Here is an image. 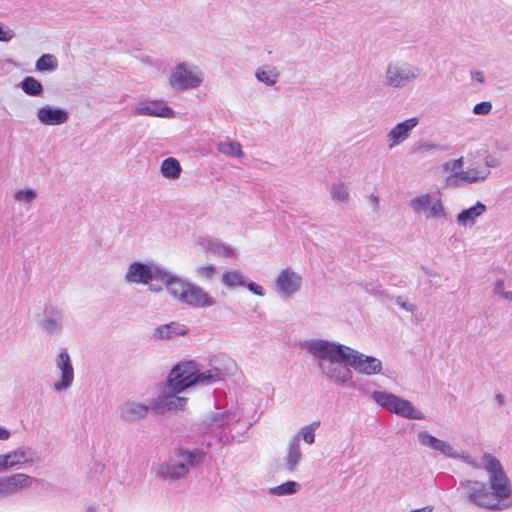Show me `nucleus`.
I'll use <instances>...</instances> for the list:
<instances>
[{
  "label": "nucleus",
  "instance_id": "1a4fd4ad",
  "mask_svg": "<svg viewBox=\"0 0 512 512\" xmlns=\"http://www.w3.org/2000/svg\"><path fill=\"white\" fill-rule=\"evenodd\" d=\"M421 73V68L416 65L406 62L391 61L385 68V84L390 88L401 89L417 81Z\"/></svg>",
  "mask_w": 512,
  "mask_h": 512
},
{
  "label": "nucleus",
  "instance_id": "473e14b6",
  "mask_svg": "<svg viewBox=\"0 0 512 512\" xmlns=\"http://www.w3.org/2000/svg\"><path fill=\"white\" fill-rule=\"evenodd\" d=\"M493 295L503 302L512 303V285L503 278H498L493 282Z\"/></svg>",
  "mask_w": 512,
  "mask_h": 512
},
{
  "label": "nucleus",
  "instance_id": "3c124183",
  "mask_svg": "<svg viewBox=\"0 0 512 512\" xmlns=\"http://www.w3.org/2000/svg\"><path fill=\"white\" fill-rule=\"evenodd\" d=\"M483 165H485L488 169L490 167H494L495 166L494 159L492 157H486L485 158V163H483Z\"/></svg>",
  "mask_w": 512,
  "mask_h": 512
},
{
  "label": "nucleus",
  "instance_id": "4468645a",
  "mask_svg": "<svg viewBox=\"0 0 512 512\" xmlns=\"http://www.w3.org/2000/svg\"><path fill=\"white\" fill-rule=\"evenodd\" d=\"M221 283L228 290L246 287L250 293L259 298L266 296V289L264 286L254 281H248L247 277L239 269H225L221 274Z\"/></svg>",
  "mask_w": 512,
  "mask_h": 512
},
{
  "label": "nucleus",
  "instance_id": "cd10ccee",
  "mask_svg": "<svg viewBox=\"0 0 512 512\" xmlns=\"http://www.w3.org/2000/svg\"><path fill=\"white\" fill-rule=\"evenodd\" d=\"M302 459V453L299 444V437H293L289 442V446L285 456L283 457V465L288 471L296 469Z\"/></svg>",
  "mask_w": 512,
  "mask_h": 512
},
{
  "label": "nucleus",
  "instance_id": "6ab92c4d",
  "mask_svg": "<svg viewBox=\"0 0 512 512\" xmlns=\"http://www.w3.org/2000/svg\"><path fill=\"white\" fill-rule=\"evenodd\" d=\"M33 478L24 473H16L0 478V497L8 496L31 487Z\"/></svg>",
  "mask_w": 512,
  "mask_h": 512
},
{
  "label": "nucleus",
  "instance_id": "2eb2a0df",
  "mask_svg": "<svg viewBox=\"0 0 512 512\" xmlns=\"http://www.w3.org/2000/svg\"><path fill=\"white\" fill-rule=\"evenodd\" d=\"M195 363L192 361L180 362L168 374L166 382L172 390L185 391L195 386Z\"/></svg>",
  "mask_w": 512,
  "mask_h": 512
},
{
  "label": "nucleus",
  "instance_id": "9b49d317",
  "mask_svg": "<svg viewBox=\"0 0 512 512\" xmlns=\"http://www.w3.org/2000/svg\"><path fill=\"white\" fill-rule=\"evenodd\" d=\"M195 458L196 455L194 453L179 450L174 456L159 463L155 467V473L158 477L163 479H179L186 475L188 465L193 464Z\"/></svg>",
  "mask_w": 512,
  "mask_h": 512
},
{
  "label": "nucleus",
  "instance_id": "393cba45",
  "mask_svg": "<svg viewBox=\"0 0 512 512\" xmlns=\"http://www.w3.org/2000/svg\"><path fill=\"white\" fill-rule=\"evenodd\" d=\"M40 328L49 336L60 334L64 328V320L60 313L50 311L39 323Z\"/></svg>",
  "mask_w": 512,
  "mask_h": 512
},
{
  "label": "nucleus",
  "instance_id": "8fccbe9b",
  "mask_svg": "<svg viewBox=\"0 0 512 512\" xmlns=\"http://www.w3.org/2000/svg\"><path fill=\"white\" fill-rule=\"evenodd\" d=\"M1 470H9L5 454H0V471Z\"/></svg>",
  "mask_w": 512,
  "mask_h": 512
},
{
  "label": "nucleus",
  "instance_id": "f257e3e1",
  "mask_svg": "<svg viewBox=\"0 0 512 512\" xmlns=\"http://www.w3.org/2000/svg\"><path fill=\"white\" fill-rule=\"evenodd\" d=\"M417 440L420 445L433 449L445 457L461 460L487 473V482L468 480L463 483L471 503L489 510H500L512 506L511 481L502 463L494 455L484 453L477 461L467 451L459 449L427 431L418 432Z\"/></svg>",
  "mask_w": 512,
  "mask_h": 512
},
{
  "label": "nucleus",
  "instance_id": "b1692460",
  "mask_svg": "<svg viewBox=\"0 0 512 512\" xmlns=\"http://www.w3.org/2000/svg\"><path fill=\"white\" fill-rule=\"evenodd\" d=\"M254 77L265 86L273 87L279 81L280 70L273 64L265 63L255 69Z\"/></svg>",
  "mask_w": 512,
  "mask_h": 512
},
{
  "label": "nucleus",
  "instance_id": "c03bdc74",
  "mask_svg": "<svg viewBox=\"0 0 512 512\" xmlns=\"http://www.w3.org/2000/svg\"><path fill=\"white\" fill-rule=\"evenodd\" d=\"M494 147L499 152H507L510 150L509 143L504 140H496L494 143Z\"/></svg>",
  "mask_w": 512,
  "mask_h": 512
},
{
  "label": "nucleus",
  "instance_id": "39448f33",
  "mask_svg": "<svg viewBox=\"0 0 512 512\" xmlns=\"http://www.w3.org/2000/svg\"><path fill=\"white\" fill-rule=\"evenodd\" d=\"M205 82L202 68L189 60L176 62L167 74L168 86L176 92L198 89Z\"/></svg>",
  "mask_w": 512,
  "mask_h": 512
},
{
  "label": "nucleus",
  "instance_id": "a878e982",
  "mask_svg": "<svg viewBox=\"0 0 512 512\" xmlns=\"http://www.w3.org/2000/svg\"><path fill=\"white\" fill-rule=\"evenodd\" d=\"M159 172L165 180L176 182L181 178L183 169L178 159L168 157L160 163Z\"/></svg>",
  "mask_w": 512,
  "mask_h": 512
},
{
  "label": "nucleus",
  "instance_id": "a19ab883",
  "mask_svg": "<svg viewBox=\"0 0 512 512\" xmlns=\"http://www.w3.org/2000/svg\"><path fill=\"white\" fill-rule=\"evenodd\" d=\"M491 110L492 103L490 101H483L474 105L472 112L475 115L486 116L491 112Z\"/></svg>",
  "mask_w": 512,
  "mask_h": 512
},
{
  "label": "nucleus",
  "instance_id": "f704fd0d",
  "mask_svg": "<svg viewBox=\"0 0 512 512\" xmlns=\"http://www.w3.org/2000/svg\"><path fill=\"white\" fill-rule=\"evenodd\" d=\"M330 196L336 203L346 204L351 198L350 189L343 182L333 183L330 187Z\"/></svg>",
  "mask_w": 512,
  "mask_h": 512
},
{
  "label": "nucleus",
  "instance_id": "5701e85b",
  "mask_svg": "<svg viewBox=\"0 0 512 512\" xmlns=\"http://www.w3.org/2000/svg\"><path fill=\"white\" fill-rule=\"evenodd\" d=\"M486 211V205L477 201L473 206L463 209L458 213L456 216V222L462 228H472L476 225L478 219L486 213Z\"/></svg>",
  "mask_w": 512,
  "mask_h": 512
},
{
  "label": "nucleus",
  "instance_id": "423d86ee",
  "mask_svg": "<svg viewBox=\"0 0 512 512\" xmlns=\"http://www.w3.org/2000/svg\"><path fill=\"white\" fill-rule=\"evenodd\" d=\"M408 205L413 213L426 219H444L448 215L444 192L439 187L417 193Z\"/></svg>",
  "mask_w": 512,
  "mask_h": 512
},
{
  "label": "nucleus",
  "instance_id": "20e7f679",
  "mask_svg": "<svg viewBox=\"0 0 512 512\" xmlns=\"http://www.w3.org/2000/svg\"><path fill=\"white\" fill-rule=\"evenodd\" d=\"M442 170L447 173V182L451 184H478L491 174L490 169L474 154L446 161L442 164Z\"/></svg>",
  "mask_w": 512,
  "mask_h": 512
},
{
  "label": "nucleus",
  "instance_id": "de8ad7c7",
  "mask_svg": "<svg viewBox=\"0 0 512 512\" xmlns=\"http://www.w3.org/2000/svg\"><path fill=\"white\" fill-rule=\"evenodd\" d=\"M494 402L498 405V406H504L506 404V397L502 394V393H497L495 396H494Z\"/></svg>",
  "mask_w": 512,
  "mask_h": 512
},
{
  "label": "nucleus",
  "instance_id": "aec40b11",
  "mask_svg": "<svg viewBox=\"0 0 512 512\" xmlns=\"http://www.w3.org/2000/svg\"><path fill=\"white\" fill-rule=\"evenodd\" d=\"M9 470L23 465H33L37 460L36 451L29 446H19L5 453Z\"/></svg>",
  "mask_w": 512,
  "mask_h": 512
},
{
  "label": "nucleus",
  "instance_id": "0eeeda50",
  "mask_svg": "<svg viewBox=\"0 0 512 512\" xmlns=\"http://www.w3.org/2000/svg\"><path fill=\"white\" fill-rule=\"evenodd\" d=\"M372 399L380 407L399 417L409 420H424L425 414L411 401L386 391H374Z\"/></svg>",
  "mask_w": 512,
  "mask_h": 512
},
{
  "label": "nucleus",
  "instance_id": "7ed1b4c3",
  "mask_svg": "<svg viewBox=\"0 0 512 512\" xmlns=\"http://www.w3.org/2000/svg\"><path fill=\"white\" fill-rule=\"evenodd\" d=\"M301 347L319 361L322 374L337 384L347 383L352 379L351 367L343 354H349L347 345L332 342L326 339H307Z\"/></svg>",
  "mask_w": 512,
  "mask_h": 512
},
{
  "label": "nucleus",
  "instance_id": "a211bd4d",
  "mask_svg": "<svg viewBox=\"0 0 512 512\" xmlns=\"http://www.w3.org/2000/svg\"><path fill=\"white\" fill-rule=\"evenodd\" d=\"M37 121L44 126H60L68 121L69 114L64 108L45 104L36 111Z\"/></svg>",
  "mask_w": 512,
  "mask_h": 512
},
{
  "label": "nucleus",
  "instance_id": "c756f323",
  "mask_svg": "<svg viewBox=\"0 0 512 512\" xmlns=\"http://www.w3.org/2000/svg\"><path fill=\"white\" fill-rule=\"evenodd\" d=\"M38 198V191L30 185L18 187L13 192V200L22 207L29 208Z\"/></svg>",
  "mask_w": 512,
  "mask_h": 512
},
{
  "label": "nucleus",
  "instance_id": "c9c22d12",
  "mask_svg": "<svg viewBox=\"0 0 512 512\" xmlns=\"http://www.w3.org/2000/svg\"><path fill=\"white\" fill-rule=\"evenodd\" d=\"M301 485L296 481H287L280 485L270 487L268 493L272 496H290L299 492Z\"/></svg>",
  "mask_w": 512,
  "mask_h": 512
},
{
  "label": "nucleus",
  "instance_id": "f03ea898",
  "mask_svg": "<svg viewBox=\"0 0 512 512\" xmlns=\"http://www.w3.org/2000/svg\"><path fill=\"white\" fill-rule=\"evenodd\" d=\"M123 280L129 286H148L152 293H160L165 287L171 298L195 308H207L215 304L214 297L204 288L150 261L129 262Z\"/></svg>",
  "mask_w": 512,
  "mask_h": 512
},
{
  "label": "nucleus",
  "instance_id": "6e6552de",
  "mask_svg": "<svg viewBox=\"0 0 512 512\" xmlns=\"http://www.w3.org/2000/svg\"><path fill=\"white\" fill-rule=\"evenodd\" d=\"M304 277L300 270L285 266L278 270L273 279L275 293L282 299H292L304 288Z\"/></svg>",
  "mask_w": 512,
  "mask_h": 512
},
{
  "label": "nucleus",
  "instance_id": "603ef678",
  "mask_svg": "<svg viewBox=\"0 0 512 512\" xmlns=\"http://www.w3.org/2000/svg\"><path fill=\"white\" fill-rule=\"evenodd\" d=\"M434 273L432 271H428L427 275H433Z\"/></svg>",
  "mask_w": 512,
  "mask_h": 512
},
{
  "label": "nucleus",
  "instance_id": "72a5a7b5",
  "mask_svg": "<svg viewBox=\"0 0 512 512\" xmlns=\"http://www.w3.org/2000/svg\"><path fill=\"white\" fill-rule=\"evenodd\" d=\"M217 150L221 154L227 156V157H236V158H242L244 156V152L242 150V146L237 141L232 140H224L220 141L217 144Z\"/></svg>",
  "mask_w": 512,
  "mask_h": 512
},
{
  "label": "nucleus",
  "instance_id": "79ce46f5",
  "mask_svg": "<svg viewBox=\"0 0 512 512\" xmlns=\"http://www.w3.org/2000/svg\"><path fill=\"white\" fill-rule=\"evenodd\" d=\"M14 31L0 23V41L8 42L14 37Z\"/></svg>",
  "mask_w": 512,
  "mask_h": 512
},
{
  "label": "nucleus",
  "instance_id": "7c9ffc66",
  "mask_svg": "<svg viewBox=\"0 0 512 512\" xmlns=\"http://www.w3.org/2000/svg\"><path fill=\"white\" fill-rule=\"evenodd\" d=\"M193 273L200 281L212 282L218 273V269L213 262L201 260L194 264Z\"/></svg>",
  "mask_w": 512,
  "mask_h": 512
},
{
  "label": "nucleus",
  "instance_id": "ea45409f",
  "mask_svg": "<svg viewBox=\"0 0 512 512\" xmlns=\"http://www.w3.org/2000/svg\"><path fill=\"white\" fill-rule=\"evenodd\" d=\"M395 303L398 307H400L402 310L408 313L414 314L417 311L416 304L403 296H398L395 299Z\"/></svg>",
  "mask_w": 512,
  "mask_h": 512
},
{
  "label": "nucleus",
  "instance_id": "412c9836",
  "mask_svg": "<svg viewBox=\"0 0 512 512\" xmlns=\"http://www.w3.org/2000/svg\"><path fill=\"white\" fill-rule=\"evenodd\" d=\"M188 332L189 329L185 324L172 321L155 327L152 330L151 336L154 340H171L185 336Z\"/></svg>",
  "mask_w": 512,
  "mask_h": 512
},
{
  "label": "nucleus",
  "instance_id": "37998d69",
  "mask_svg": "<svg viewBox=\"0 0 512 512\" xmlns=\"http://www.w3.org/2000/svg\"><path fill=\"white\" fill-rule=\"evenodd\" d=\"M12 437V432L6 426L0 423V441L6 442Z\"/></svg>",
  "mask_w": 512,
  "mask_h": 512
},
{
  "label": "nucleus",
  "instance_id": "4be33fe9",
  "mask_svg": "<svg viewBox=\"0 0 512 512\" xmlns=\"http://www.w3.org/2000/svg\"><path fill=\"white\" fill-rule=\"evenodd\" d=\"M151 409V402L145 403L140 400H129L119 408L120 416L127 421H137L145 418Z\"/></svg>",
  "mask_w": 512,
  "mask_h": 512
},
{
  "label": "nucleus",
  "instance_id": "bb28decb",
  "mask_svg": "<svg viewBox=\"0 0 512 512\" xmlns=\"http://www.w3.org/2000/svg\"><path fill=\"white\" fill-rule=\"evenodd\" d=\"M241 411L238 408H230L225 411H217L210 415L209 421L221 427H231L241 419Z\"/></svg>",
  "mask_w": 512,
  "mask_h": 512
},
{
  "label": "nucleus",
  "instance_id": "a18cd8bd",
  "mask_svg": "<svg viewBox=\"0 0 512 512\" xmlns=\"http://www.w3.org/2000/svg\"><path fill=\"white\" fill-rule=\"evenodd\" d=\"M367 201L374 211H379L380 200L377 195L371 194L368 196Z\"/></svg>",
  "mask_w": 512,
  "mask_h": 512
},
{
  "label": "nucleus",
  "instance_id": "dca6fc26",
  "mask_svg": "<svg viewBox=\"0 0 512 512\" xmlns=\"http://www.w3.org/2000/svg\"><path fill=\"white\" fill-rule=\"evenodd\" d=\"M419 124L420 118L417 116H413L396 123L386 134L387 147L390 150H393L402 145L411 137L413 131Z\"/></svg>",
  "mask_w": 512,
  "mask_h": 512
},
{
  "label": "nucleus",
  "instance_id": "9d476101",
  "mask_svg": "<svg viewBox=\"0 0 512 512\" xmlns=\"http://www.w3.org/2000/svg\"><path fill=\"white\" fill-rule=\"evenodd\" d=\"M54 376L51 385L55 393H62L69 390L75 380V370L67 350L56 354L54 360Z\"/></svg>",
  "mask_w": 512,
  "mask_h": 512
},
{
  "label": "nucleus",
  "instance_id": "2f4dec72",
  "mask_svg": "<svg viewBox=\"0 0 512 512\" xmlns=\"http://www.w3.org/2000/svg\"><path fill=\"white\" fill-rule=\"evenodd\" d=\"M195 385H212L224 379V374L217 368L200 371L195 365Z\"/></svg>",
  "mask_w": 512,
  "mask_h": 512
},
{
  "label": "nucleus",
  "instance_id": "58836bf2",
  "mask_svg": "<svg viewBox=\"0 0 512 512\" xmlns=\"http://www.w3.org/2000/svg\"><path fill=\"white\" fill-rule=\"evenodd\" d=\"M319 426V422H313L307 426H304L299 431L296 437H299V440L302 439L307 444L314 443L315 440V430Z\"/></svg>",
  "mask_w": 512,
  "mask_h": 512
},
{
  "label": "nucleus",
  "instance_id": "f8f14e48",
  "mask_svg": "<svg viewBox=\"0 0 512 512\" xmlns=\"http://www.w3.org/2000/svg\"><path fill=\"white\" fill-rule=\"evenodd\" d=\"M343 354L347 358V364L357 373L365 376L383 375L385 367L383 361L375 356L364 354L350 346Z\"/></svg>",
  "mask_w": 512,
  "mask_h": 512
},
{
  "label": "nucleus",
  "instance_id": "4c0bfd02",
  "mask_svg": "<svg viewBox=\"0 0 512 512\" xmlns=\"http://www.w3.org/2000/svg\"><path fill=\"white\" fill-rule=\"evenodd\" d=\"M57 68V60L51 54L42 55L36 62L38 71H53Z\"/></svg>",
  "mask_w": 512,
  "mask_h": 512
},
{
  "label": "nucleus",
  "instance_id": "49530a36",
  "mask_svg": "<svg viewBox=\"0 0 512 512\" xmlns=\"http://www.w3.org/2000/svg\"><path fill=\"white\" fill-rule=\"evenodd\" d=\"M471 78L473 81L477 83H484L485 82V74L483 71L480 70H474L471 72Z\"/></svg>",
  "mask_w": 512,
  "mask_h": 512
},
{
  "label": "nucleus",
  "instance_id": "e433bc0d",
  "mask_svg": "<svg viewBox=\"0 0 512 512\" xmlns=\"http://www.w3.org/2000/svg\"><path fill=\"white\" fill-rule=\"evenodd\" d=\"M21 89L25 94L32 97L41 96L44 90L42 83L32 76H27L23 79Z\"/></svg>",
  "mask_w": 512,
  "mask_h": 512
},
{
  "label": "nucleus",
  "instance_id": "09e8293b",
  "mask_svg": "<svg viewBox=\"0 0 512 512\" xmlns=\"http://www.w3.org/2000/svg\"><path fill=\"white\" fill-rule=\"evenodd\" d=\"M437 148L438 146L434 143H424L420 146V150L424 152L436 150Z\"/></svg>",
  "mask_w": 512,
  "mask_h": 512
},
{
  "label": "nucleus",
  "instance_id": "c85d7f7f",
  "mask_svg": "<svg viewBox=\"0 0 512 512\" xmlns=\"http://www.w3.org/2000/svg\"><path fill=\"white\" fill-rule=\"evenodd\" d=\"M206 251L220 258H235L237 256L236 249L218 239L207 240L204 244Z\"/></svg>",
  "mask_w": 512,
  "mask_h": 512
},
{
  "label": "nucleus",
  "instance_id": "f3484780",
  "mask_svg": "<svg viewBox=\"0 0 512 512\" xmlns=\"http://www.w3.org/2000/svg\"><path fill=\"white\" fill-rule=\"evenodd\" d=\"M135 116L158 117L164 119H173L176 112L172 107L162 100H144L136 103L132 108Z\"/></svg>",
  "mask_w": 512,
  "mask_h": 512
},
{
  "label": "nucleus",
  "instance_id": "ddd939ff",
  "mask_svg": "<svg viewBox=\"0 0 512 512\" xmlns=\"http://www.w3.org/2000/svg\"><path fill=\"white\" fill-rule=\"evenodd\" d=\"M183 393L179 389L172 390L166 382L158 397L151 401V410L157 414L183 410L188 402V398Z\"/></svg>",
  "mask_w": 512,
  "mask_h": 512
}]
</instances>
